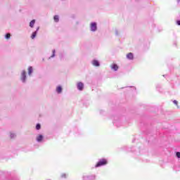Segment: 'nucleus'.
Instances as JSON below:
<instances>
[{
	"instance_id": "obj_20",
	"label": "nucleus",
	"mask_w": 180,
	"mask_h": 180,
	"mask_svg": "<svg viewBox=\"0 0 180 180\" xmlns=\"http://www.w3.org/2000/svg\"><path fill=\"white\" fill-rule=\"evenodd\" d=\"M176 24H177L179 26H180V20H178V21L176 22Z\"/></svg>"
},
{
	"instance_id": "obj_16",
	"label": "nucleus",
	"mask_w": 180,
	"mask_h": 180,
	"mask_svg": "<svg viewBox=\"0 0 180 180\" xmlns=\"http://www.w3.org/2000/svg\"><path fill=\"white\" fill-rule=\"evenodd\" d=\"M41 127V126L40 125V124H37L36 125V129H37V130H40Z\"/></svg>"
},
{
	"instance_id": "obj_1",
	"label": "nucleus",
	"mask_w": 180,
	"mask_h": 180,
	"mask_svg": "<svg viewBox=\"0 0 180 180\" xmlns=\"http://www.w3.org/2000/svg\"><path fill=\"white\" fill-rule=\"evenodd\" d=\"M106 164H108V160L106 159H101L96 165V167H102L103 165H106Z\"/></svg>"
},
{
	"instance_id": "obj_18",
	"label": "nucleus",
	"mask_w": 180,
	"mask_h": 180,
	"mask_svg": "<svg viewBox=\"0 0 180 180\" xmlns=\"http://www.w3.org/2000/svg\"><path fill=\"white\" fill-rule=\"evenodd\" d=\"M176 155L177 158H180V152H176Z\"/></svg>"
},
{
	"instance_id": "obj_19",
	"label": "nucleus",
	"mask_w": 180,
	"mask_h": 180,
	"mask_svg": "<svg viewBox=\"0 0 180 180\" xmlns=\"http://www.w3.org/2000/svg\"><path fill=\"white\" fill-rule=\"evenodd\" d=\"M173 103H174V105H176V106L178 105V101L176 100H174L173 101Z\"/></svg>"
},
{
	"instance_id": "obj_4",
	"label": "nucleus",
	"mask_w": 180,
	"mask_h": 180,
	"mask_svg": "<svg viewBox=\"0 0 180 180\" xmlns=\"http://www.w3.org/2000/svg\"><path fill=\"white\" fill-rule=\"evenodd\" d=\"M21 79L23 81V82L26 81V71H22Z\"/></svg>"
},
{
	"instance_id": "obj_13",
	"label": "nucleus",
	"mask_w": 180,
	"mask_h": 180,
	"mask_svg": "<svg viewBox=\"0 0 180 180\" xmlns=\"http://www.w3.org/2000/svg\"><path fill=\"white\" fill-rule=\"evenodd\" d=\"M53 19H54L55 22H58L60 20L58 15H55L53 17Z\"/></svg>"
},
{
	"instance_id": "obj_5",
	"label": "nucleus",
	"mask_w": 180,
	"mask_h": 180,
	"mask_svg": "<svg viewBox=\"0 0 180 180\" xmlns=\"http://www.w3.org/2000/svg\"><path fill=\"white\" fill-rule=\"evenodd\" d=\"M127 58H128V60H133L134 57L132 53H129L128 54H127Z\"/></svg>"
},
{
	"instance_id": "obj_6",
	"label": "nucleus",
	"mask_w": 180,
	"mask_h": 180,
	"mask_svg": "<svg viewBox=\"0 0 180 180\" xmlns=\"http://www.w3.org/2000/svg\"><path fill=\"white\" fill-rule=\"evenodd\" d=\"M111 68L112 70H114V71H117V70H119V66L116 64H113L111 65Z\"/></svg>"
},
{
	"instance_id": "obj_17",
	"label": "nucleus",
	"mask_w": 180,
	"mask_h": 180,
	"mask_svg": "<svg viewBox=\"0 0 180 180\" xmlns=\"http://www.w3.org/2000/svg\"><path fill=\"white\" fill-rule=\"evenodd\" d=\"M56 56V50H53V54L51 56V58L54 57Z\"/></svg>"
},
{
	"instance_id": "obj_9",
	"label": "nucleus",
	"mask_w": 180,
	"mask_h": 180,
	"mask_svg": "<svg viewBox=\"0 0 180 180\" xmlns=\"http://www.w3.org/2000/svg\"><path fill=\"white\" fill-rule=\"evenodd\" d=\"M62 91H63V88L61 87V86H58L56 88V91L58 92V94H61Z\"/></svg>"
},
{
	"instance_id": "obj_7",
	"label": "nucleus",
	"mask_w": 180,
	"mask_h": 180,
	"mask_svg": "<svg viewBox=\"0 0 180 180\" xmlns=\"http://www.w3.org/2000/svg\"><path fill=\"white\" fill-rule=\"evenodd\" d=\"M92 64L94 67H99V62L96 60H93Z\"/></svg>"
},
{
	"instance_id": "obj_15",
	"label": "nucleus",
	"mask_w": 180,
	"mask_h": 180,
	"mask_svg": "<svg viewBox=\"0 0 180 180\" xmlns=\"http://www.w3.org/2000/svg\"><path fill=\"white\" fill-rule=\"evenodd\" d=\"M5 37L7 40H8V39H11V34L10 33L6 34Z\"/></svg>"
},
{
	"instance_id": "obj_8",
	"label": "nucleus",
	"mask_w": 180,
	"mask_h": 180,
	"mask_svg": "<svg viewBox=\"0 0 180 180\" xmlns=\"http://www.w3.org/2000/svg\"><path fill=\"white\" fill-rule=\"evenodd\" d=\"M32 72H33V68L32 66H30L28 68V75H32Z\"/></svg>"
},
{
	"instance_id": "obj_12",
	"label": "nucleus",
	"mask_w": 180,
	"mask_h": 180,
	"mask_svg": "<svg viewBox=\"0 0 180 180\" xmlns=\"http://www.w3.org/2000/svg\"><path fill=\"white\" fill-rule=\"evenodd\" d=\"M37 34V32H33L31 36V39H34V37H36Z\"/></svg>"
},
{
	"instance_id": "obj_14",
	"label": "nucleus",
	"mask_w": 180,
	"mask_h": 180,
	"mask_svg": "<svg viewBox=\"0 0 180 180\" xmlns=\"http://www.w3.org/2000/svg\"><path fill=\"white\" fill-rule=\"evenodd\" d=\"M60 178H61V179H64L67 178V174H65L64 173L60 174Z\"/></svg>"
},
{
	"instance_id": "obj_2",
	"label": "nucleus",
	"mask_w": 180,
	"mask_h": 180,
	"mask_svg": "<svg viewBox=\"0 0 180 180\" xmlns=\"http://www.w3.org/2000/svg\"><path fill=\"white\" fill-rule=\"evenodd\" d=\"M97 27H96V22H92L91 24V32H96Z\"/></svg>"
},
{
	"instance_id": "obj_3",
	"label": "nucleus",
	"mask_w": 180,
	"mask_h": 180,
	"mask_svg": "<svg viewBox=\"0 0 180 180\" xmlns=\"http://www.w3.org/2000/svg\"><path fill=\"white\" fill-rule=\"evenodd\" d=\"M77 88L79 91H82L84 89V83L82 82L77 83Z\"/></svg>"
},
{
	"instance_id": "obj_10",
	"label": "nucleus",
	"mask_w": 180,
	"mask_h": 180,
	"mask_svg": "<svg viewBox=\"0 0 180 180\" xmlns=\"http://www.w3.org/2000/svg\"><path fill=\"white\" fill-rule=\"evenodd\" d=\"M34 23H36V20H32L30 22V27H34Z\"/></svg>"
},
{
	"instance_id": "obj_11",
	"label": "nucleus",
	"mask_w": 180,
	"mask_h": 180,
	"mask_svg": "<svg viewBox=\"0 0 180 180\" xmlns=\"http://www.w3.org/2000/svg\"><path fill=\"white\" fill-rule=\"evenodd\" d=\"M37 141H41L43 140V135H39L37 138Z\"/></svg>"
}]
</instances>
